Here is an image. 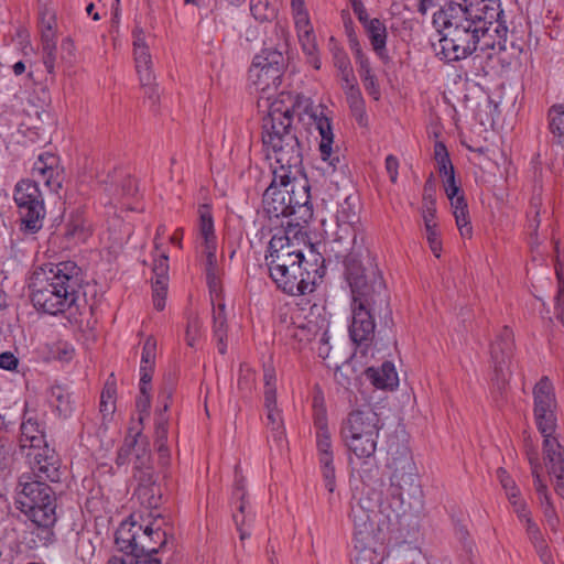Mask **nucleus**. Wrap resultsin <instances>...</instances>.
<instances>
[{"label":"nucleus","instance_id":"obj_1","mask_svg":"<svg viewBox=\"0 0 564 564\" xmlns=\"http://www.w3.org/2000/svg\"><path fill=\"white\" fill-rule=\"evenodd\" d=\"M388 467L392 474L388 490L390 500L387 503L377 510V501L366 496L350 503L354 538L362 549L392 540L395 543L404 542L405 499L421 495L416 466L408 447L401 446L394 453L391 452Z\"/></svg>","mask_w":564,"mask_h":564},{"label":"nucleus","instance_id":"obj_2","mask_svg":"<svg viewBox=\"0 0 564 564\" xmlns=\"http://www.w3.org/2000/svg\"><path fill=\"white\" fill-rule=\"evenodd\" d=\"M345 281L351 294L349 336L361 352L366 354L375 338L376 318L386 325L392 322L390 295L377 265H370V269L365 271L350 260Z\"/></svg>","mask_w":564,"mask_h":564},{"label":"nucleus","instance_id":"obj_3","mask_svg":"<svg viewBox=\"0 0 564 564\" xmlns=\"http://www.w3.org/2000/svg\"><path fill=\"white\" fill-rule=\"evenodd\" d=\"M80 284L82 270L74 261L48 263L33 273L31 300L37 310L51 315L72 308L83 314L78 303Z\"/></svg>","mask_w":564,"mask_h":564},{"label":"nucleus","instance_id":"obj_4","mask_svg":"<svg viewBox=\"0 0 564 564\" xmlns=\"http://www.w3.org/2000/svg\"><path fill=\"white\" fill-rule=\"evenodd\" d=\"M14 503L30 521L24 532L29 549L47 546L55 540L56 495L44 481H33V477L20 476L15 487Z\"/></svg>","mask_w":564,"mask_h":564},{"label":"nucleus","instance_id":"obj_5","mask_svg":"<svg viewBox=\"0 0 564 564\" xmlns=\"http://www.w3.org/2000/svg\"><path fill=\"white\" fill-rule=\"evenodd\" d=\"M262 142L268 158L273 159L272 174L279 180H289L303 173V145L292 126V111L272 106L263 118Z\"/></svg>","mask_w":564,"mask_h":564},{"label":"nucleus","instance_id":"obj_6","mask_svg":"<svg viewBox=\"0 0 564 564\" xmlns=\"http://www.w3.org/2000/svg\"><path fill=\"white\" fill-rule=\"evenodd\" d=\"M262 142L268 158L273 159L272 174L279 180H289L303 173V145L292 126V111L272 106L263 118Z\"/></svg>","mask_w":564,"mask_h":564},{"label":"nucleus","instance_id":"obj_7","mask_svg":"<svg viewBox=\"0 0 564 564\" xmlns=\"http://www.w3.org/2000/svg\"><path fill=\"white\" fill-rule=\"evenodd\" d=\"M460 7L447 2L433 14V24L441 33L436 55L445 62H458L470 56L478 44L489 36V30L465 19Z\"/></svg>","mask_w":564,"mask_h":564},{"label":"nucleus","instance_id":"obj_8","mask_svg":"<svg viewBox=\"0 0 564 564\" xmlns=\"http://www.w3.org/2000/svg\"><path fill=\"white\" fill-rule=\"evenodd\" d=\"M382 424L379 415L370 408L362 406L351 410L343 420L340 434L347 448L358 458L373 457Z\"/></svg>","mask_w":564,"mask_h":564},{"label":"nucleus","instance_id":"obj_9","mask_svg":"<svg viewBox=\"0 0 564 564\" xmlns=\"http://www.w3.org/2000/svg\"><path fill=\"white\" fill-rule=\"evenodd\" d=\"M269 275L276 286L290 295H305L315 289L316 278H322V267L310 263L303 252L267 263Z\"/></svg>","mask_w":564,"mask_h":564},{"label":"nucleus","instance_id":"obj_10","mask_svg":"<svg viewBox=\"0 0 564 564\" xmlns=\"http://www.w3.org/2000/svg\"><path fill=\"white\" fill-rule=\"evenodd\" d=\"M285 57L281 50L264 47L253 57L248 72V86L259 99L270 100L281 84Z\"/></svg>","mask_w":564,"mask_h":564},{"label":"nucleus","instance_id":"obj_11","mask_svg":"<svg viewBox=\"0 0 564 564\" xmlns=\"http://www.w3.org/2000/svg\"><path fill=\"white\" fill-rule=\"evenodd\" d=\"M455 3L460 7L462 15L475 22L476 25H481L489 31L495 26L494 32L497 33L498 41L492 43L485 41V47L492 50L498 47L499 51L506 50L508 28L501 20L503 11L500 0H462V2Z\"/></svg>","mask_w":564,"mask_h":564},{"label":"nucleus","instance_id":"obj_12","mask_svg":"<svg viewBox=\"0 0 564 564\" xmlns=\"http://www.w3.org/2000/svg\"><path fill=\"white\" fill-rule=\"evenodd\" d=\"M336 218L338 229L335 242L341 248L337 253L338 257L344 258V278L346 279L347 264L350 260L356 262L362 270L368 271L370 265L375 264L369 263L366 267L360 260L365 250V237L357 213L351 212V216H346L344 212H339Z\"/></svg>","mask_w":564,"mask_h":564},{"label":"nucleus","instance_id":"obj_13","mask_svg":"<svg viewBox=\"0 0 564 564\" xmlns=\"http://www.w3.org/2000/svg\"><path fill=\"white\" fill-rule=\"evenodd\" d=\"M14 202L24 229L31 234L37 232L43 227L46 210L36 181L26 178L18 182L14 188Z\"/></svg>","mask_w":564,"mask_h":564},{"label":"nucleus","instance_id":"obj_14","mask_svg":"<svg viewBox=\"0 0 564 564\" xmlns=\"http://www.w3.org/2000/svg\"><path fill=\"white\" fill-rule=\"evenodd\" d=\"M329 321L325 313L318 308H312L310 314L302 322L288 326V336L301 345L317 340V354L326 359L330 352L329 345Z\"/></svg>","mask_w":564,"mask_h":564},{"label":"nucleus","instance_id":"obj_15","mask_svg":"<svg viewBox=\"0 0 564 564\" xmlns=\"http://www.w3.org/2000/svg\"><path fill=\"white\" fill-rule=\"evenodd\" d=\"M557 401L550 378L542 377L533 388V413L536 427L541 434L554 433L556 430Z\"/></svg>","mask_w":564,"mask_h":564},{"label":"nucleus","instance_id":"obj_16","mask_svg":"<svg viewBox=\"0 0 564 564\" xmlns=\"http://www.w3.org/2000/svg\"><path fill=\"white\" fill-rule=\"evenodd\" d=\"M314 426L316 429V448L325 486L329 492H334L336 487V474L334 466V453L332 435L327 425L326 411L318 409L314 416Z\"/></svg>","mask_w":564,"mask_h":564},{"label":"nucleus","instance_id":"obj_17","mask_svg":"<svg viewBox=\"0 0 564 564\" xmlns=\"http://www.w3.org/2000/svg\"><path fill=\"white\" fill-rule=\"evenodd\" d=\"M26 459L30 466L29 473L21 476L33 477V481L58 482L61 480V459L54 448L47 444L39 448L28 451Z\"/></svg>","mask_w":564,"mask_h":564},{"label":"nucleus","instance_id":"obj_18","mask_svg":"<svg viewBox=\"0 0 564 564\" xmlns=\"http://www.w3.org/2000/svg\"><path fill=\"white\" fill-rule=\"evenodd\" d=\"M31 175V181H36L37 185L40 182H43L48 191L53 193H58L65 178L59 158L51 152H44L37 156Z\"/></svg>","mask_w":564,"mask_h":564},{"label":"nucleus","instance_id":"obj_19","mask_svg":"<svg viewBox=\"0 0 564 564\" xmlns=\"http://www.w3.org/2000/svg\"><path fill=\"white\" fill-rule=\"evenodd\" d=\"M303 173L301 175L290 174L288 202L291 204V216L300 223H307L313 216L310 185Z\"/></svg>","mask_w":564,"mask_h":564},{"label":"nucleus","instance_id":"obj_20","mask_svg":"<svg viewBox=\"0 0 564 564\" xmlns=\"http://www.w3.org/2000/svg\"><path fill=\"white\" fill-rule=\"evenodd\" d=\"M513 333L505 326L491 345V360L494 364L495 380L499 389L507 382V370L513 354Z\"/></svg>","mask_w":564,"mask_h":564},{"label":"nucleus","instance_id":"obj_21","mask_svg":"<svg viewBox=\"0 0 564 564\" xmlns=\"http://www.w3.org/2000/svg\"><path fill=\"white\" fill-rule=\"evenodd\" d=\"M554 433L542 434L543 458L549 474L554 478V489L564 499V452Z\"/></svg>","mask_w":564,"mask_h":564},{"label":"nucleus","instance_id":"obj_22","mask_svg":"<svg viewBox=\"0 0 564 564\" xmlns=\"http://www.w3.org/2000/svg\"><path fill=\"white\" fill-rule=\"evenodd\" d=\"M289 180H279L272 174V181L263 193V206L270 218L290 217L291 204L288 202Z\"/></svg>","mask_w":564,"mask_h":564},{"label":"nucleus","instance_id":"obj_23","mask_svg":"<svg viewBox=\"0 0 564 564\" xmlns=\"http://www.w3.org/2000/svg\"><path fill=\"white\" fill-rule=\"evenodd\" d=\"M133 55L135 68L142 86H151L155 79L152 72V57L145 40L144 31L135 26L133 32Z\"/></svg>","mask_w":564,"mask_h":564},{"label":"nucleus","instance_id":"obj_24","mask_svg":"<svg viewBox=\"0 0 564 564\" xmlns=\"http://www.w3.org/2000/svg\"><path fill=\"white\" fill-rule=\"evenodd\" d=\"M529 455V462L531 466L532 476L534 478V488L539 496L541 507L543 509V514L545 517V521L550 529L553 532H556L557 525L560 523V519L555 512L553 503L551 501L550 495L547 492L546 485L541 479V464L539 462L538 453L531 452Z\"/></svg>","mask_w":564,"mask_h":564},{"label":"nucleus","instance_id":"obj_25","mask_svg":"<svg viewBox=\"0 0 564 564\" xmlns=\"http://www.w3.org/2000/svg\"><path fill=\"white\" fill-rule=\"evenodd\" d=\"M138 550L137 554L151 556L165 547L167 544L166 532L160 527H154V523L141 525V531L138 534Z\"/></svg>","mask_w":564,"mask_h":564},{"label":"nucleus","instance_id":"obj_26","mask_svg":"<svg viewBox=\"0 0 564 564\" xmlns=\"http://www.w3.org/2000/svg\"><path fill=\"white\" fill-rule=\"evenodd\" d=\"M217 250L203 249L199 250L204 258V268L206 274V281L209 289V295L212 304L215 305V301L223 296L221 281H220V268L216 257Z\"/></svg>","mask_w":564,"mask_h":564},{"label":"nucleus","instance_id":"obj_27","mask_svg":"<svg viewBox=\"0 0 564 564\" xmlns=\"http://www.w3.org/2000/svg\"><path fill=\"white\" fill-rule=\"evenodd\" d=\"M365 376L377 389L393 390L399 384L394 365L390 361H384L380 368L368 367Z\"/></svg>","mask_w":564,"mask_h":564},{"label":"nucleus","instance_id":"obj_28","mask_svg":"<svg viewBox=\"0 0 564 564\" xmlns=\"http://www.w3.org/2000/svg\"><path fill=\"white\" fill-rule=\"evenodd\" d=\"M315 122L316 129L319 132L321 135V143H319V152L321 158L324 161H327L333 169L336 167V164L339 163V158H333L332 156V144L334 134L332 131V124L327 117H324L322 113L317 116L316 113H312L311 116Z\"/></svg>","mask_w":564,"mask_h":564},{"label":"nucleus","instance_id":"obj_29","mask_svg":"<svg viewBox=\"0 0 564 564\" xmlns=\"http://www.w3.org/2000/svg\"><path fill=\"white\" fill-rule=\"evenodd\" d=\"M139 531H141V524L130 521L121 522L115 533L117 549L124 555L137 554Z\"/></svg>","mask_w":564,"mask_h":564},{"label":"nucleus","instance_id":"obj_30","mask_svg":"<svg viewBox=\"0 0 564 564\" xmlns=\"http://www.w3.org/2000/svg\"><path fill=\"white\" fill-rule=\"evenodd\" d=\"M198 237L199 250H217V239L214 230V220L210 209L207 205H203L199 207Z\"/></svg>","mask_w":564,"mask_h":564},{"label":"nucleus","instance_id":"obj_31","mask_svg":"<svg viewBox=\"0 0 564 564\" xmlns=\"http://www.w3.org/2000/svg\"><path fill=\"white\" fill-rule=\"evenodd\" d=\"M358 65V73L362 80L366 91L378 100L380 97L379 84L376 75L373 74L368 57L364 54L361 47L352 50Z\"/></svg>","mask_w":564,"mask_h":564},{"label":"nucleus","instance_id":"obj_32","mask_svg":"<svg viewBox=\"0 0 564 564\" xmlns=\"http://www.w3.org/2000/svg\"><path fill=\"white\" fill-rule=\"evenodd\" d=\"M296 253H302V251L295 248L288 236L273 235L269 241L265 264L273 262V260H280L282 257L289 258Z\"/></svg>","mask_w":564,"mask_h":564},{"label":"nucleus","instance_id":"obj_33","mask_svg":"<svg viewBox=\"0 0 564 564\" xmlns=\"http://www.w3.org/2000/svg\"><path fill=\"white\" fill-rule=\"evenodd\" d=\"M213 330L214 336L217 339L218 351L219 354L224 355L227 350V321L225 316V303L223 301V296L215 301V305L213 304Z\"/></svg>","mask_w":564,"mask_h":564},{"label":"nucleus","instance_id":"obj_34","mask_svg":"<svg viewBox=\"0 0 564 564\" xmlns=\"http://www.w3.org/2000/svg\"><path fill=\"white\" fill-rule=\"evenodd\" d=\"M46 444L47 443L44 440V435L40 430L39 423L32 417L24 420L21 424V448L31 451Z\"/></svg>","mask_w":564,"mask_h":564},{"label":"nucleus","instance_id":"obj_35","mask_svg":"<svg viewBox=\"0 0 564 564\" xmlns=\"http://www.w3.org/2000/svg\"><path fill=\"white\" fill-rule=\"evenodd\" d=\"M448 199L451 200V206L454 209L453 213L460 235L463 237L470 238L473 228L468 216V207L465 196L463 194H457Z\"/></svg>","mask_w":564,"mask_h":564},{"label":"nucleus","instance_id":"obj_36","mask_svg":"<svg viewBox=\"0 0 564 564\" xmlns=\"http://www.w3.org/2000/svg\"><path fill=\"white\" fill-rule=\"evenodd\" d=\"M370 39L373 51L383 58L386 52L387 28L379 19H371L367 25L364 26Z\"/></svg>","mask_w":564,"mask_h":564},{"label":"nucleus","instance_id":"obj_37","mask_svg":"<svg viewBox=\"0 0 564 564\" xmlns=\"http://www.w3.org/2000/svg\"><path fill=\"white\" fill-rule=\"evenodd\" d=\"M547 121L553 142L564 150V105H553L549 109Z\"/></svg>","mask_w":564,"mask_h":564},{"label":"nucleus","instance_id":"obj_38","mask_svg":"<svg viewBox=\"0 0 564 564\" xmlns=\"http://www.w3.org/2000/svg\"><path fill=\"white\" fill-rule=\"evenodd\" d=\"M43 64L50 74H54L56 61L55 30H41Z\"/></svg>","mask_w":564,"mask_h":564},{"label":"nucleus","instance_id":"obj_39","mask_svg":"<svg viewBox=\"0 0 564 564\" xmlns=\"http://www.w3.org/2000/svg\"><path fill=\"white\" fill-rule=\"evenodd\" d=\"M345 94L352 116L357 119L359 124L364 126L366 121V108L358 85L345 87Z\"/></svg>","mask_w":564,"mask_h":564},{"label":"nucleus","instance_id":"obj_40","mask_svg":"<svg viewBox=\"0 0 564 564\" xmlns=\"http://www.w3.org/2000/svg\"><path fill=\"white\" fill-rule=\"evenodd\" d=\"M50 402L54 405L59 415L67 417L73 412V400L70 393L61 386L51 388Z\"/></svg>","mask_w":564,"mask_h":564},{"label":"nucleus","instance_id":"obj_41","mask_svg":"<svg viewBox=\"0 0 564 564\" xmlns=\"http://www.w3.org/2000/svg\"><path fill=\"white\" fill-rule=\"evenodd\" d=\"M141 441V433L138 432L134 435L126 436L122 446L119 448L116 464L117 466H123L130 462L131 457L134 456L135 448L139 446Z\"/></svg>","mask_w":564,"mask_h":564},{"label":"nucleus","instance_id":"obj_42","mask_svg":"<svg viewBox=\"0 0 564 564\" xmlns=\"http://www.w3.org/2000/svg\"><path fill=\"white\" fill-rule=\"evenodd\" d=\"M250 11L259 22L272 21L276 17V9L269 0H250Z\"/></svg>","mask_w":564,"mask_h":564},{"label":"nucleus","instance_id":"obj_43","mask_svg":"<svg viewBox=\"0 0 564 564\" xmlns=\"http://www.w3.org/2000/svg\"><path fill=\"white\" fill-rule=\"evenodd\" d=\"M264 379V406L265 409L278 408L276 404V387H275V372L273 368H265L263 373Z\"/></svg>","mask_w":564,"mask_h":564},{"label":"nucleus","instance_id":"obj_44","mask_svg":"<svg viewBox=\"0 0 564 564\" xmlns=\"http://www.w3.org/2000/svg\"><path fill=\"white\" fill-rule=\"evenodd\" d=\"M77 557L86 564H90L96 555V545L89 534H80L76 544Z\"/></svg>","mask_w":564,"mask_h":564},{"label":"nucleus","instance_id":"obj_45","mask_svg":"<svg viewBox=\"0 0 564 564\" xmlns=\"http://www.w3.org/2000/svg\"><path fill=\"white\" fill-rule=\"evenodd\" d=\"M434 159L437 163L438 173L442 177L454 173V166L451 162L448 151L443 142L435 143Z\"/></svg>","mask_w":564,"mask_h":564},{"label":"nucleus","instance_id":"obj_46","mask_svg":"<svg viewBox=\"0 0 564 564\" xmlns=\"http://www.w3.org/2000/svg\"><path fill=\"white\" fill-rule=\"evenodd\" d=\"M268 427L275 441L280 442L285 435L283 420L278 408L267 409Z\"/></svg>","mask_w":564,"mask_h":564},{"label":"nucleus","instance_id":"obj_47","mask_svg":"<svg viewBox=\"0 0 564 564\" xmlns=\"http://www.w3.org/2000/svg\"><path fill=\"white\" fill-rule=\"evenodd\" d=\"M115 384L107 382L100 395V413L102 414L104 419L111 416L115 412Z\"/></svg>","mask_w":564,"mask_h":564},{"label":"nucleus","instance_id":"obj_48","mask_svg":"<svg viewBox=\"0 0 564 564\" xmlns=\"http://www.w3.org/2000/svg\"><path fill=\"white\" fill-rule=\"evenodd\" d=\"M65 235L67 238L72 239L75 243L85 242L89 237L90 232L88 228L85 227L83 219L76 218L75 220L69 221L66 225Z\"/></svg>","mask_w":564,"mask_h":564},{"label":"nucleus","instance_id":"obj_49","mask_svg":"<svg viewBox=\"0 0 564 564\" xmlns=\"http://www.w3.org/2000/svg\"><path fill=\"white\" fill-rule=\"evenodd\" d=\"M151 467L152 466L150 451L147 448V443L141 438L133 456L134 473H139Z\"/></svg>","mask_w":564,"mask_h":564},{"label":"nucleus","instance_id":"obj_50","mask_svg":"<svg viewBox=\"0 0 564 564\" xmlns=\"http://www.w3.org/2000/svg\"><path fill=\"white\" fill-rule=\"evenodd\" d=\"M254 383H256L254 371L251 368H249L248 366L241 365L240 369H239L238 381H237V387H238L239 391L243 395H247V394L251 393V391L254 387Z\"/></svg>","mask_w":564,"mask_h":564},{"label":"nucleus","instance_id":"obj_51","mask_svg":"<svg viewBox=\"0 0 564 564\" xmlns=\"http://www.w3.org/2000/svg\"><path fill=\"white\" fill-rule=\"evenodd\" d=\"M525 531L530 542L533 544L535 551H543L549 547L540 528L533 519H527Z\"/></svg>","mask_w":564,"mask_h":564},{"label":"nucleus","instance_id":"obj_52","mask_svg":"<svg viewBox=\"0 0 564 564\" xmlns=\"http://www.w3.org/2000/svg\"><path fill=\"white\" fill-rule=\"evenodd\" d=\"M107 564H161V562L147 555L129 554L122 556L113 555L108 560Z\"/></svg>","mask_w":564,"mask_h":564},{"label":"nucleus","instance_id":"obj_53","mask_svg":"<svg viewBox=\"0 0 564 564\" xmlns=\"http://www.w3.org/2000/svg\"><path fill=\"white\" fill-rule=\"evenodd\" d=\"M345 33L348 37L349 46L352 50H357L358 47H361L357 37V34L354 29V21L351 19V15L348 10H343L340 13Z\"/></svg>","mask_w":564,"mask_h":564},{"label":"nucleus","instance_id":"obj_54","mask_svg":"<svg viewBox=\"0 0 564 564\" xmlns=\"http://www.w3.org/2000/svg\"><path fill=\"white\" fill-rule=\"evenodd\" d=\"M156 340L150 336L145 339L141 355V367L154 368Z\"/></svg>","mask_w":564,"mask_h":564},{"label":"nucleus","instance_id":"obj_55","mask_svg":"<svg viewBox=\"0 0 564 564\" xmlns=\"http://www.w3.org/2000/svg\"><path fill=\"white\" fill-rule=\"evenodd\" d=\"M497 477H498L502 488L505 489L506 495H507L509 500L519 497V494H520L519 489L516 486V482L513 481V479L508 475L506 469H503L501 467L498 468L497 469Z\"/></svg>","mask_w":564,"mask_h":564},{"label":"nucleus","instance_id":"obj_56","mask_svg":"<svg viewBox=\"0 0 564 564\" xmlns=\"http://www.w3.org/2000/svg\"><path fill=\"white\" fill-rule=\"evenodd\" d=\"M167 403L164 404L163 409L158 412L155 421V443L167 442V417L164 413L167 411Z\"/></svg>","mask_w":564,"mask_h":564},{"label":"nucleus","instance_id":"obj_57","mask_svg":"<svg viewBox=\"0 0 564 564\" xmlns=\"http://www.w3.org/2000/svg\"><path fill=\"white\" fill-rule=\"evenodd\" d=\"M167 291V281L155 280L153 282V304L158 311L165 307V299Z\"/></svg>","mask_w":564,"mask_h":564},{"label":"nucleus","instance_id":"obj_58","mask_svg":"<svg viewBox=\"0 0 564 564\" xmlns=\"http://www.w3.org/2000/svg\"><path fill=\"white\" fill-rule=\"evenodd\" d=\"M202 323L198 317H191L187 322V327L185 332L186 343L189 347H194L197 337L199 336Z\"/></svg>","mask_w":564,"mask_h":564},{"label":"nucleus","instance_id":"obj_59","mask_svg":"<svg viewBox=\"0 0 564 564\" xmlns=\"http://www.w3.org/2000/svg\"><path fill=\"white\" fill-rule=\"evenodd\" d=\"M426 230V239L432 252L435 257L440 258L442 250V242L440 240V235L436 230V225H429L425 227Z\"/></svg>","mask_w":564,"mask_h":564},{"label":"nucleus","instance_id":"obj_60","mask_svg":"<svg viewBox=\"0 0 564 564\" xmlns=\"http://www.w3.org/2000/svg\"><path fill=\"white\" fill-rule=\"evenodd\" d=\"M293 17L295 21V28L297 30V35L313 32L307 11L294 13Z\"/></svg>","mask_w":564,"mask_h":564},{"label":"nucleus","instance_id":"obj_61","mask_svg":"<svg viewBox=\"0 0 564 564\" xmlns=\"http://www.w3.org/2000/svg\"><path fill=\"white\" fill-rule=\"evenodd\" d=\"M435 213H436L435 200L429 199L427 196H423V219H424L425 227H427V224L436 225L434 223Z\"/></svg>","mask_w":564,"mask_h":564},{"label":"nucleus","instance_id":"obj_62","mask_svg":"<svg viewBox=\"0 0 564 564\" xmlns=\"http://www.w3.org/2000/svg\"><path fill=\"white\" fill-rule=\"evenodd\" d=\"M513 507L514 512L517 513L520 521L527 524V519L531 518V512L528 510V506L525 501L520 500L518 498L509 500Z\"/></svg>","mask_w":564,"mask_h":564},{"label":"nucleus","instance_id":"obj_63","mask_svg":"<svg viewBox=\"0 0 564 564\" xmlns=\"http://www.w3.org/2000/svg\"><path fill=\"white\" fill-rule=\"evenodd\" d=\"M74 348L73 346L66 344V343H61L56 346V350H55V358L62 362H68L73 359L74 357Z\"/></svg>","mask_w":564,"mask_h":564},{"label":"nucleus","instance_id":"obj_64","mask_svg":"<svg viewBox=\"0 0 564 564\" xmlns=\"http://www.w3.org/2000/svg\"><path fill=\"white\" fill-rule=\"evenodd\" d=\"M134 478L139 481L140 487L142 488H150L154 486L155 478L153 468H148L145 470L134 473Z\"/></svg>","mask_w":564,"mask_h":564}]
</instances>
